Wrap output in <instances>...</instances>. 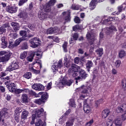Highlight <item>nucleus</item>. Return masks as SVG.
Here are the masks:
<instances>
[{"mask_svg": "<svg viewBox=\"0 0 126 126\" xmlns=\"http://www.w3.org/2000/svg\"><path fill=\"white\" fill-rule=\"evenodd\" d=\"M79 70H80V67L73 64L68 71L73 77H75V79L76 80V78L79 76Z\"/></svg>", "mask_w": 126, "mask_h": 126, "instance_id": "1", "label": "nucleus"}, {"mask_svg": "<svg viewBox=\"0 0 126 126\" xmlns=\"http://www.w3.org/2000/svg\"><path fill=\"white\" fill-rule=\"evenodd\" d=\"M78 91L80 92V99H84L86 97V95L83 94H89L91 92V88L90 87L82 86L81 88L78 89Z\"/></svg>", "mask_w": 126, "mask_h": 126, "instance_id": "2", "label": "nucleus"}, {"mask_svg": "<svg viewBox=\"0 0 126 126\" xmlns=\"http://www.w3.org/2000/svg\"><path fill=\"white\" fill-rule=\"evenodd\" d=\"M38 95H42L41 98L34 100V103H36V104H38V105H41V104L45 103L46 100L49 98V95L48 94V93L46 92H40L38 93Z\"/></svg>", "mask_w": 126, "mask_h": 126, "instance_id": "3", "label": "nucleus"}, {"mask_svg": "<svg viewBox=\"0 0 126 126\" xmlns=\"http://www.w3.org/2000/svg\"><path fill=\"white\" fill-rule=\"evenodd\" d=\"M44 33L45 34H54V33H61L62 31H61V30H60V28L59 27H54V28H50L48 29H45L43 30Z\"/></svg>", "mask_w": 126, "mask_h": 126, "instance_id": "4", "label": "nucleus"}, {"mask_svg": "<svg viewBox=\"0 0 126 126\" xmlns=\"http://www.w3.org/2000/svg\"><path fill=\"white\" fill-rule=\"evenodd\" d=\"M83 110L84 111V113H86V114H90L91 112H92V110L91 109V107L88 105V103H87V100H85L84 101V108Z\"/></svg>", "mask_w": 126, "mask_h": 126, "instance_id": "5", "label": "nucleus"}, {"mask_svg": "<svg viewBox=\"0 0 126 126\" xmlns=\"http://www.w3.org/2000/svg\"><path fill=\"white\" fill-rule=\"evenodd\" d=\"M44 112V109L43 108H40V109L34 110L32 112V115H35L36 119L40 118L43 115V113Z\"/></svg>", "mask_w": 126, "mask_h": 126, "instance_id": "6", "label": "nucleus"}, {"mask_svg": "<svg viewBox=\"0 0 126 126\" xmlns=\"http://www.w3.org/2000/svg\"><path fill=\"white\" fill-rule=\"evenodd\" d=\"M104 1V0H93L90 3V9L91 10H93L95 7H96V5L97 2H102Z\"/></svg>", "mask_w": 126, "mask_h": 126, "instance_id": "7", "label": "nucleus"}, {"mask_svg": "<svg viewBox=\"0 0 126 126\" xmlns=\"http://www.w3.org/2000/svg\"><path fill=\"white\" fill-rule=\"evenodd\" d=\"M79 76H78L77 78H76V80H80V79H82L84 78H86L87 77V74L85 72V71L84 70H81L79 71Z\"/></svg>", "mask_w": 126, "mask_h": 126, "instance_id": "8", "label": "nucleus"}, {"mask_svg": "<svg viewBox=\"0 0 126 126\" xmlns=\"http://www.w3.org/2000/svg\"><path fill=\"white\" fill-rule=\"evenodd\" d=\"M19 67L18 64L16 62H13L7 70L9 71H12V70L18 69Z\"/></svg>", "mask_w": 126, "mask_h": 126, "instance_id": "9", "label": "nucleus"}, {"mask_svg": "<svg viewBox=\"0 0 126 126\" xmlns=\"http://www.w3.org/2000/svg\"><path fill=\"white\" fill-rule=\"evenodd\" d=\"M7 117L8 116V113H7V109L3 108L2 111H0V122H3L2 118L3 116Z\"/></svg>", "mask_w": 126, "mask_h": 126, "instance_id": "10", "label": "nucleus"}, {"mask_svg": "<svg viewBox=\"0 0 126 126\" xmlns=\"http://www.w3.org/2000/svg\"><path fill=\"white\" fill-rule=\"evenodd\" d=\"M63 67V60H60L58 63L54 64L52 65V69L54 70H58V68H61Z\"/></svg>", "mask_w": 126, "mask_h": 126, "instance_id": "11", "label": "nucleus"}, {"mask_svg": "<svg viewBox=\"0 0 126 126\" xmlns=\"http://www.w3.org/2000/svg\"><path fill=\"white\" fill-rule=\"evenodd\" d=\"M5 73H1L0 74V80H2L3 81H7V83H8V81H10L11 76L4 77L5 76Z\"/></svg>", "mask_w": 126, "mask_h": 126, "instance_id": "12", "label": "nucleus"}, {"mask_svg": "<svg viewBox=\"0 0 126 126\" xmlns=\"http://www.w3.org/2000/svg\"><path fill=\"white\" fill-rule=\"evenodd\" d=\"M95 36L96 34L92 32H88L86 35V37L88 40H89V41H90V40H91V42H94V41H95Z\"/></svg>", "mask_w": 126, "mask_h": 126, "instance_id": "13", "label": "nucleus"}, {"mask_svg": "<svg viewBox=\"0 0 126 126\" xmlns=\"http://www.w3.org/2000/svg\"><path fill=\"white\" fill-rule=\"evenodd\" d=\"M114 124L116 126H122L123 125V122L124 121L122 120V117H118L114 121Z\"/></svg>", "mask_w": 126, "mask_h": 126, "instance_id": "14", "label": "nucleus"}, {"mask_svg": "<svg viewBox=\"0 0 126 126\" xmlns=\"http://www.w3.org/2000/svg\"><path fill=\"white\" fill-rule=\"evenodd\" d=\"M18 16L20 18H23L24 21H27V20H28V15H27V13L25 12H22L18 15Z\"/></svg>", "mask_w": 126, "mask_h": 126, "instance_id": "15", "label": "nucleus"}, {"mask_svg": "<svg viewBox=\"0 0 126 126\" xmlns=\"http://www.w3.org/2000/svg\"><path fill=\"white\" fill-rule=\"evenodd\" d=\"M28 116H29V112L27 110H24L21 114V118L22 120H27V118H28Z\"/></svg>", "mask_w": 126, "mask_h": 126, "instance_id": "16", "label": "nucleus"}, {"mask_svg": "<svg viewBox=\"0 0 126 126\" xmlns=\"http://www.w3.org/2000/svg\"><path fill=\"white\" fill-rule=\"evenodd\" d=\"M16 85L14 83H11L9 86L7 85V87L10 92H15L16 89Z\"/></svg>", "mask_w": 126, "mask_h": 126, "instance_id": "17", "label": "nucleus"}, {"mask_svg": "<svg viewBox=\"0 0 126 126\" xmlns=\"http://www.w3.org/2000/svg\"><path fill=\"white\" fill-rule=\"evenodd\" d=\"M10 56H11V55H4L3 57H0V63H5L6 62H8Z\"/></svg>", "mask_w": 126, "mask_h": 126, "instance_id": "18", "label": "nucleus"}, {"mask_svg": "<svg viewBox=\"0 0 126 126\" xmlns=\"http://www.w3.org/2000/svg\"><path fill=\"white\" fill-rule=\"evenodd\" d=\"M115 31H117V29H116V27L114 26H112L110 28H106V33L107 34H110V33H112V32H115Z\"/></svg>", "mask_w": 126, "mask_h": 126, "instance_id": "19", "label": "nucleus"}, {"mask_svg": "<svg viewBox=\"0 0 126 126\" xmlns=\"http://www.w3.org/2000/svg\"><path fill=\"white\" fill-rule=\"evenodd\" d=\"M22 92H25L26 93H28L29 92V89H16L15 90V93L16 94H20V93H22Z\"/></svg>", "mask_w": 126, "mask_h": 126, "instance_id": "20", "label": "nucleus"}, {"mask_svg": "<svg viewBox=\"0 0 126 126\" xmlns=\"http://www.w3.org/2000/svg\"><path fill=\"white\" fill-rule=\"evenodd\" d=\"M38 16L40 20H44V19L48 18V15L44 12L38 13Z\"/></svg>", "mask_w": 126, "mask_h": 126, "instance_id": "21", "label": "nucleus"}, {"mask_svg": "<svg viewBox=\"0 0 126 126\" xmlns=\"http://www.w3.org/2000/svg\"><path fill=\"white\" fill-rule=\"evenodd\" d=\"M63 15H67L65 17V21L66 22H69L70 21V13L68 12H64L63 13Z\"/></svg>", "mask_w": 126, "mask_h": 126, "instance_id": "22", "label": "nucleus"}, {"mask_svg": "<svg viewBox=\"0 0 126 126\" xmlns=\"http://www.w3.org/2000/svg\"><path fill=\"white\" fill-rule=\"evenodd\" d=\"M118 18L117 17H109L107 19H105L103 21V24H107L108 22H111V21H115V20H118Z\"/></svg>", "mask_w": 126, "mask_h": 126, "instance_id": "23", "label": "nucleus"}, {"mask_svg": "<svg viewBox=\"0 0 126 126\" xmlns=\"http://www.w3.org/2000/svg\"><path fill=\"white\" fill-rule=\"evenodd\" d=\"M110 112L109 109H105L102 112V117L103 119H106L108 116H109Z\"/></svg>", "mask_w": 126, "mask_h": 126, "instance_id": "24", "label": "nucleus"}, {"mask_svg": "<svg viewBox=\"0 0 126 126\" xmlns=\"http://www.w3.org/2000/svg\"><path fill=\"white\" fill-rule=\"evenodd\" d=\"M86 68L87 71L89 72L90 71V68L93 66V63L91 61H88V62L86 64Z\"/></svg>", "mask_w": 126, "mask_h": 126, "instance_id": "25", "label": "nucleus"}, {"mask_svg": "<svg viewBox=\"0 0 126 126\" xmlns=\"http://www.w3.org/2000/svg\"><path fill=\"white\" fill-rule=\"evenodd\" d=\"M27 32H28V29H25V31H21L20 32V34L21 36H23L22 38H24V39H27L26 38L27 36Z\"/></svg>", "mask_w": 126, "mask_h": 126, "instance_id": "26", "label": "nucleus"}, {"mask_svg": "<svg viewBox=\"0 0 126 126\" xmlns=\"http://www.w3.org/2000/svg\"><path fill=\"white\" fill-rule=\"evenodd\" d=\"M17 11V7L14 6L10 7H9L8 9V12L10 13H15Z\"/></svg>", "mask_w": 126, "mask_h": 126, "instance_id": "27", "label": "nucleus"}, {"mask_svg": "<svg viewBox=\"0 0 126 126\" xmlns=\"http://www.w3.org/2000/svg\"><path fill=\"white\" fill-rule=\"evenodd\" d=\"M61 83L62 85H67V86H70L72 83V80H70L67 81L64 80H62Z\"/></svg>", "mask_w": 126, "mask_h": 126, "instance_id": "28", "label": "nucleus"}, {"mask_svg": "<svg viewBox=\"0 0 126 126\" xmlns=\"http://www.w3.org/2000/svg\"><path fill=\"white\" fill-rule=\"evenodd\" d=\"M26 39L27 38H24V37L19 38L18 39L15 40L14 43L15 45L16 46V47H17V46H18V45H19V44H20V43H21L22 41L26 40Z\"/></svg>", "mask_w": 126, "mask_h": 126, "instance_id": "29", "label": "nucleus"}, {"mask_svg": "<svg viewBox=\"0 0 126 126\" xmlns=\"http://www.w3.org/2000/svg\"><path fill=\"white\" fill-rule=\"evenodd\" d=\"M35 56V52H32L31 55L27 58V60L28 62H32L33 61V59Z\"/></svg>", "mask_w": 126, "mask_h": 126, "instance_id": "30", "label": "nucleus"}, {"mask_svg": "<svg viewBox=\"0 0 126 126\" xmlns=\"http://www.w3.org/2000/svg\"><path fill=\"white\" fill-rule=\"evenodd\" d=\"M22 101L23 103L26 104V103L28 102V96L26 94H23L22 97Z\"/></svg>", "mask_w": 126, "mask_h": 126, "instance_id": "31", "label": "nucleus"}, {"mask_svg": "<svg viewBox=\"0 0 126 126\" xmlns=\"http://www.w3.org/2000/svg\"><path fill=\"white\" fill-rule=\"evenodd\" d=\"M6 24H4L0 28V34H3L6 32Z\"/></svg>", "mask_w": 126, "mask_h": 126, "instance_id": "32", "label": "nucleus"}, {"mask_svg": "<svg viewBox=\"0 0 126 126\" xmlns=\"http://www.w3.org/2000/svg\"><path fill=\"white\" fill-rule=\"evenodd\" d=\"M37 64V67L38 68H42V62L40 60H36L33 63H32V65H34V64Z\"/></svg>", "mask_w": 126, "mask_h": 126, "instance_id": "33", "label": "nucleus"}, {"mask_svg": "<svg viewBox=\"0 0 126 126\" xmlns=\"http://www.w3.org/2000/svg\"><path fill=\"white\" fill-rule=\"evenodd\" d=\"M11 26L13 27L14 30L15 31H17V30H19V25L17 24V23L13 22L11 23Z\"/></svg>", "mask_w": 126, "mask_h": 126, "instance_id": "34", "label": "nucleus"}, {"mask_svg": "<svg viewBox=\"0 0 126 126\" xmlns=\"http://www.w3.org/2000/svg\"><path fill=\"white\" fill-rule=\"evenodd\" d=\"M35 125V126H43L44 123H43V121H42V120H41V119L37 118Z\"/></svg>", "mask_w": 126, "mask_h": 126, "instance_id": "35", "label": "nucleus"}, {"mask_svg": "<svg viewBox=\"0 0 126 126\" xmlns=\"http://www.w3.org/2000/svg\"><path fill=\"white\" fill-rule=\"evenodd\" d=\"M30 43H35V45H40L39 43V39L37 37H34L29 41Z\"/></svg>", "mask_w": 126, "mask_h": 126, "instance_id": "36", "label": "nucleus"}, {"mask_svg": "<svg viewBox=\"0 0 126 126\" xmlns=\"http://www.w3.org/2000/svg\"><path fill=\"white\" fill-rule=\"evenodd\" d=\"M43 9H44V11H45V12H50V11H51V6H50L49 4L46 3L43 6Z\"/></svg>", "mask_w": 126, "mask_h": 126, "instance_id": "37", "label": "nucleus"}, {"mask_svg": "<svg viewBox=\"0 0 126 126\" xmlns=\"http://www.w3.org/2000/svg\"><path fill=\"white\" fill-rule=\"evenodd\" d=\"M11 55V53L9 52V51L6 52L4 51H0V57L2 56H9Z\"/></svg>", "mask_w": 126, "mask_h": 126, "instance_id": "38", "label": "nucleus"}, {"mask_svg": "<svg viewBox=\"0 0 126 126\" xmlns=\"http://www.w3.org/2000/svg\"><path fill=\"white\" fill-rule=\"evenodd\" d=\"M122 10H123V6H119V7H118V12H113L112 13V15H119V14H120V13L122 12Z\"/></svg>", "mask_w": 126, "mask_h": 126, "instance_id": "39", "label": "nucleus"}, {"mask_svg": "<svg viewBox=\"0 0 126 126\" xmlns=\"http://www.w3.org/2000/svg\"><path fill=\"white\" fill-rule=\"evenodd\" d=\"M26 57H27V52L24 51L23 53H21L20 59H21V60H24V59H25Z\"/></svg>", "mask_w": 126, "mask_h": 126, "instance_id": "40", "label": "nucleus"}, {"mask_svg": "<svg viewBox=\"0 0 126 126\" xmlns=\"http://www.w3.org/2000/svg\"><path fill=\"white\" fill-rule=\"evenodd\" d=\"M69 105L72 108H75L76 104H75V102L74 101V99H70Z\"/></svg>", "mask_w": 126, "mask_h": 126, "instance_id": "41", "label": "nucleus"}, {"mask_svg": "<svg viewBox=\"0 0 126 126\" xmlns=\"http://www.w3.org/2000/svg\"><path fill=\"white\" fill-rule=\"evenodd\" d=\"M121 85L125 91H126V80L123 79L121 82Z\"/></svg>", "mask_w": 126, "mask_h": 126, "instance_id": "42", "label": "nucleus"}, {"mask_svg": "<svg viewBox=\"0 0 126 126\" xmlns=\"http://www.w3.org/2000/svg\"><path fill=\"white\" fill-rule=\"evenodd\" d=\"M96 53L98 55L99 57H101L103 55V48H99L96 50Z\"/></svg>", "mask_w": 126, "mask_h": 126, "instance_id": "43", "label": "nucleus"}, {"mask_svg": "<svg viewBox=\"0 0 126 126\" xmlns=\"http://www.w3.org/2000/svg\"><path fill=\"white\" fill-rule=\"evenodd\" d=\"M24 77L27 79H30V78L32 77V74L31 72H28L24 74Z\"/></svg>", "mask_w": 126, "mask_h": 126, "instance_id": "44", "label": "nucleus"}, {"mask_svg": "<svg viewBox=\"0 0 126 126\" xmlns=\"http://www.w3.org/2000/svg\"><path fill=\"white\" fill-rule=\"evenodd\" d=\"M82 29V27L80 26L79 25H76L74 27H73V31L76 32L78 30H80Z\"/></svg>", "mask_w": 126, "mask_h": 126, "instance_id": "45", "label": "nucleus"}, {"mask_svg": "<svg viewBox=\"0 0 126 126\" xmlns=\"http://www.w3.org/2000/svg\"><path fill=\"white\" fill-rule=\"evenodd\" d=\"M21 112H22V108L21 107H17L15 110V114L20 115Z\"/></svg>", "mask_w": 126, "mask_h": 126, "instance_id": "46", "label": "nucleus"}, {"mask_svg": "<svg viewBox=\"0 0 126 126\" xmlns=\"http://www.w3.org/2000/svg\"><path fill=\"white\" fill-rule=\"evenodd\" d=\"M104 102H105V100H104L103 99H99L98 100L96 101L95 102L96 107H98L100 104H102V103H104Z\"/></svg>", "mask_w": 126, "mask_h": 126, "instance_id": "47", "label": "nucleus"}, {"mask_svg": "<svg viewBox=\"0 0 126 126\" xmlns=\"http://www.w3.org/2000/svg\"><path fill=\"white\" fill-rule=\"evenodd\" d=\"M19 116H20L19 114H15L14 115V119L17 123H19V121L20 120V117Z\"/></svg>", "mask_w": 126, "mask_h": 126, "instance_id": "48", "label": "nucleus"}, {"mask_svg": "<svg viewBox=\"0 0 126 126\" xmlns=\"http://www.w3.org/2000/svg\"><path fill=\"white\" fill-rule=\"evenodd\" d=\"M70 60H71V57H70L69 55L66 54L65 55V58H64V61H65V63H66L67 62L70 61Z\"/></svg>", "mask_w": 126, "mask_h": 126, "instance_id": "49", "label": "nucleus"}, {"mask_svg": "<svg viewBox=\"0 0 126 126\" xmlns=\"http://www.w3.org/2000/svg\"><path fill=\"white\" fill-rule=\"evenodd\" d=\"M71 8L74 10H78V9L80 8V6L78 5L73 4L71 6Z\"/></svg>", "mask_w": 126, "mask_h": 126, "instance_id": "50", "label": "nucleus"}, {"mask_svg": "<svg viewBox=\"0 0 126 126\" xmlns=\"http://www.w3.org/2000/svg\"><path fill=\"white\" fill-rule=\"evenodd\" d=\"M30 93V94H31V95H32V96H35V97H39V96H40V95H39V94H37L34 92H33V91H29V92H28V93Z\"/></svg>", "mask_w": 126, "mask_h": 126, "instance_id": "51", "label": "nucleus"}, {"mask_svg": "<svg viewBox=\"0 0 126 126\" xmlns=\"http://www.w3.org/2000/svg\"><path fill=\"white\" fill-rule=\"evenodd\" d=\"M119 56L120 58H124V57L126 56V52L124 50H122L120 52Z\"/></svg>", "mask_w": 126, "mask_h": 126, "instance_id": "52", "label": "nucleus"}, {"mask_svg": "<svg viewBox=\"0 0 126 126\" xmlns=\"http://www.w3.org/2000/svg\"><path fill=\"white\" fill-rule=\"evenodd\" d=\"M67 42H65L63 45V49L64 52H65V53H66V52H67Z\"/></svg>", "mask_w": 126, "mask_h": 126, "instance_id": "53", "label": "nucleus"}, {"mask_svg": "<svg viewBox=\"0 0 126 126\" xmlns=\"http://www.w3.org/2000/svg\"><path fill=\"white\" fill-rule=\"evenodd\" d=\"M8 47L9 49H13V48L16 46L15 45V44L12 41L11 42H9V44Z\"/></svg>", "mask_w": 126, "mask_h": 126, "instance_id": "54", "label": "nucleus"}, {"mask_svg": "<svg viewBox=\"0 0 126 126\" xmlns=\"http://www.w3.org/2000/svg\"><path fill=\"white\" fill-rule=\"evenodd\" d=\"M107 126H113V121L110 119H108L106 123Z\"/></svg>", "mask_w": 126, "mask_h": 126, "instance_id": "55", "label": "nucleus"}, {"mask_svg": "<svg viewBox=\"0 0 126 126\" xmlns=\"http://www.w3.org/2000/svg\"><path fill=\"white\" fill-rule=\"evenodd\" d=\"M73 122H74V119H73L72 122L67 121L66 123V126H73Z\"/></svg>", "mask_w": 126, "mask_h": 126, "instance_id": "56", "label": "nucleus"}, {"mask_svg": "<svg viewBox=\"0 0 126 126\" xmlns=\"http://www.w3.org/2000/svg\"><path fill=\"white\" fill-rule=\"evenodd\" d=\"M55 3H56V0H50V1H49V2L47 4L50 6H53Z\"/></svg>", "mask_w": 126, "mask_h": 126, "instance_id": "57", "label": "nucleus"}, {"mask_svg": "<svg viewBox=\"0 0 126 126\" xmlns=\"http://www.w3.org/2000/svg\"><path fill=\"white\" fill-rule=\"evenodd\" d=\"M44 89V86L41 84H37V91H41Z\"/></svg>", "mask_w": 126, "mask_h": 126, "instance_id": "58", "label": "nucleus"}, {"mask_svg": "<svg viewBox=\"0 0 126 126\" xmlns=\"http://www.w3.org/2000/svg\"><path fill=\"white\" fill-rule=\"evenodd\" d=\"M28 1V0H20L19 2V6H21L22 5H23L25 2H27Z\"/></svg>", "mask_w": 126, "mask_h": 126, "instance_id": "59", "label": "nucleus"}, {"mask_svg": "<svg viewBox=\"0 0 126 126\" xmlns=\"http://www.w3.org/2000/svg\"><path fill=\"white\" fill-rule=\"evenodd\" d=\"M22 49L23 50H26L28 49V44H27V43L25 42L23 44L22 46Z\"/></svg>", "mask_w": 126, "mask_h": 126, "instance_id": "60", "label": "nucleus"}, {"mask_svg": "<svg viewBox=\"0 0 126 126\" xmlns=\"http://www.w3.org/2000/svg\"><path fill=\"white\" fill-rule=\"evenodd\" d=\"M94 121L93 119L91 120L89 122L87 123L85 126H92Z\"/></svg>", "mask_w": 126, "mask_h": 126, "instance_id": "61", "label": "nucleus"}, {"mask_svg": "<svg viewBox=\"0 0 126 126\" xmlns=\"http://www.w3.org/2000/svg\"><path fill=\"white\" fill-rule=\"evenodd\" d=\"M10 37H11V38H13V39H16V38H17V33H16V32H14L12 33H11L10 34Z\"/></svg>", "mask_w": 126, "mask_h": 126, "instance_id": "62", "label": "nucleus"}, {"mask_svg": "<svg viewBox=\"0 0 126 126\" xmlns=\"http://www.w3.org/2000/svg\"><path fill=\"white\" fill-rule=\"evenodd\" d=\"M117 113H123L124 112V110L123 109V108L121 107V106L120 107H118L116 110Z\"/></svg>", "mask_w": 126, "mask_h": 126, "instance_id": "63", "label": "nucleus"}, {"mask_svg": "<svg viewBox=\"0 0 126 126\" xmlns=\"http://www.w3.org/2000/svg\"><path fill=\"white\" fill-rule=\"evenodd\" d=\"M74 22L77 24H79V23L80 22V19L79 18V17H75L74 18Z\"/></svg>", "mask_w": 126, "mask_h": 126, "instance_id": "64", "label": "nucleus"}]
</instances>
